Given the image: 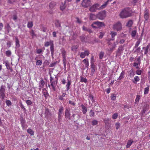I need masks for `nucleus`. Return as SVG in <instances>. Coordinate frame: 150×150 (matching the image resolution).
Instances as JSON below:
<instances>
[{"label":"nucleus","mask_w":150,"mask_h":150,"mask_svg":"<svg viewBox=\"0 0 150 150\" xmlns=\"http://www.w3.org/2000/svg\"><path fill=\"white\" fill-rule=\"evenodd\" d=\"M132 13L130 9L127 8L122 10L120 14V16L122 18H126L131 16Z\"/></svg>","instance_id":"f257e3e1"},{"label":"nucleus","mask_w":150,"mask_h":150,"mask_svg":"<svg viewBox=\"0 0 150 150\" xmlns=\"http://www.w3.org/2000/svg\"><path fill=\"white\" fill-rule=\"evenodd\" d=\"M110 34L111 35L112 38L110 40H115L114 37L117 35V33L116 32L113 31H111L110 33Z\"/></svg>","instance_id":"a211bd4d"},{"label":"nucleus","mask_w":150,"mask_h":150,"mask_svg":"<svg viewBox=\"0 0 150 150\" xmlns=\"http://www.w3.org/2000/svg\"><path fill=\"white\" fill-rule=\"evenodd\" d=\"M64 108L62 106H61L60 107L59 111L58 112V121L59 123L61 121V117L62 116L63 112L64 110Z\"/></svg>","instance_id":"0eeeda50"},{"label":"nucleus","mask_w":150,"mask_h":150,"mask_svg":"<svg viewBox=\"0 0 150 150\" xmlns=\"http://www.w3.org/2000/svg\"><path fill=\"white\" fill-rule=\"evenodd\" d=\"M113 29L116 30L117 31L120 30L122 29V25L121 23L118 22L114 24L113 26Z\"/></svg>","instance_id":"423d86ee"},{"label":"nucleus","mask_w":150,"mask_h":150,"mask_svg":"<svg viewBox=\"0 0 150 150\" xmlns=\"http://www.w3.org/2000/svg\"><path fill=\"white\" fill-rule=\"evenodd\" d=\"M6 28L8 32L10 30L11 28L9 23H7V25Z\"/></svg>","instance_id":"338daca9"},{"label":"nucleus","mask_w":150,"mask_h":150,"mask_svg":"<svg viewBox=\"0 0 150 150\" xmlns=\"http://www.w3.org/2000/svg\"><path fill=\"white\" fill-rule=\"evenodd\" d=\"M45 117L46 118L48 119L52 115L51 113L48 109L45 108Z\"/></svg>","instance_id":"9d476101"},{"label":"nucleus","mask_w":150,"mask_h":150,"mask_svg":"<svg viewBox=\"0 0 150 150\" xmlns=\"http://www.w3.org/2000/svg\"><path fill=\"white\" fill-rule=\"evenodd\" d=\"M45 84V81L43 80H42L40 82V84H39V87L41 88H43L44 87Z\"/></svg>","instance_id":"cd10ccee"},{"label":"nucleus","mask_w":150,"mask_h":150,"mask_svg":"<svg viewBox=\"0 0 150 150\" xmlns=\"http://www.w3.org/2000/svg\"><path fill=\"white\" fill-rule=\"evenodd\" d=\"M112 0H108L106 2H105V4H103L101 7L102 8H105L107 4H108L109 2H111Z\"/></svg>","instance_id":"7c9ffc66"},{"label":"nucleus","mask_w":150,"mask_h":150,"mask_svg":"<svg viewBox=\"0 0 150 150\" xmlns=\"http://www.w3.org/2000/svg\"><path fill=\"white\" fill-rule=\"evenodd\" d=\"M6 105L8 106L11 105V102L10 100H6Z\"/></svg>","instance_id":"49530a36"},{"label":"nucleus","mask_w":150,"mask_h":150,"mask_svg":"<svg viewBox=\"0 0 150 150\" xmlns=\"http://www.w3.org/2000/svg\"><path fill=\"white\" fill-rule=\"evenodd\" d=\"M33 23L32 22H29L28 23L27 27L29 28H32L33 26Z\"/></svg>","instance_id":"58836bf2"},{"label":"nucleus","mask_w":150,"mask_h":150,"mask_svg":"<svg viewBox=\"0 0 150 150\" xmlns=\"http://www.w3.org/2000/svg\"><path fill=\"white\" fill-rule=\"evenodd\" d=\"M150 47V46L149 45H147L146 47H143V49H144V54H147L148 52V50Z\"/></svg>","instance_id":"c85d7f7f"},{"label":"nucleus","mask_w":150,"mask_h":150,"mask_svg":"<svg viewBox=\"0 0 150 150\" xmlns=\"http://www.w3.org/2000/svg\"><path fill=\"white\" fill-rule=\"evenodd\" d=\"M139 77L137 76L134 77V80L133 81V83H136L137 82L139 81Z\"/></svg>","instance_id":"c9c22d12"},{"label":"nucleus","mask_w":150,"mask_h":150,"mask_svg":"<svg viewBox=\"0 0 150 150\" xmlns=\"http://www.w3.org/2000/svg\"><path fill=\"white\" fill-rule=\"evenodd\" d=\"M50 50L51 52V53L52 56L54 54V43L50 46Z\"/></svg>","instance_id":"393cba45"},{"label":"nucleus","mask_w":150,"mask_h":150,"mask_svg":"<svg viewBox=\"0 0 150 150\" xmlns=\"http://www.w3.org/2000/svg\"><path fill=\"white\" fill-rule=\"evenodd\" d=\"M142 39V38L140 37L138 39L137 41V42L135 44V45L134 47V48H136L138 47V45L140 44V43Z\"/></svg>","instance_id":"6ab92c4d"},{"label":"nucleus","mask_w":150,"mask_h":150,"mask_svg":"<svg viewBox=\"0 0 150 150\" xmlns=\"http://www.w3.org/2000/svg\"><path fill=\"white\" fill-rule=\"evenodd\" d=\"M78 46L77 45H74L71 47V50L73 51H75L78 48Z\"/></svg>","instance_id":"09e8293b"},{"label":"nucleus","mask_w":150,"mask_h":150,"mask_svg":"<svg viewBox=\"0 0 150 150\" xmlns=\"http://www.w3.org/2000/svg\"><path fill=\"white\" fill-rule=\"evenodd\" d=\"M124 46L122 45H120L119 47L116 52V56H120L121 55L124 50Z\"/></svg>","instance_id":"6e6552de"},{"label":"nucleus","mask_w":150,"mask_h":150,"mask_svg":"<svg viewBox=\"0 0 150 150\" xmlns=\"http://www.w3.org/2000/svg\"><path fill=\"white\" fill-rule=\"evenodd\" d=\"M55 81H53V78L51 76V75H50V81L51 83V86L52 87V89L54 91H56V86L57 84V80L58 78L57 77H55Z\"/></svg>","instance_id":"f03ea898"},{"label":"nucleus","mask_w":150,"mask_h":150,"mask_svg":"<svg viewBox=\"0 0 150 150\" xmlns=\"http://www.w3.org/2000/svg\"><path fill=\"white\" fill-rule=\"evenodd\" d=\"M55 27L57 28L61 27V22L58 20H56L55 21Z\"/></svg>","instance_id":"f3484780"},{"label":"nucleus","mask_w":150,"mask_h":150,"mask_svg":"<svg viewBox=\"0 0 150 150\" xmlns=\"http://www.w3.org/2000/svg\"><path fill=\"white\" fill-rule=\"evenodd\" d=\"M137 33V31L136 30H133L131 33V35L132 38H134L135 36Z\"/></svg>","instance_id":"4c0bfd02"},{"label":"nucleus","mask_w":150,"mask_h":150,"mask_svg":"<svg viewBox=\"0 0 150 150\" xmlns=\"http://www.w3.org/2000/svg\"><path fill=\"white\" fill-rule=\"evenodd\" d=\"M26 103L28 105H30L32 104V101L30 100H27L26 101Z\"/></svg>","instance_id":"052dcab7"},{"label":"nucleus","mask_w":150,"mask_h":150,"mask_svg":"<svg viewBox=\"0 0 150 150\" xmlns=\"http://www.w3.org/2000/svg\"><path fill=\"white\" fill-rule=\"evenodd\" d=\"M70 111V109L68 108H66L65 112V118L68 119L69 120H71V114Z\"/></svg>","instance_id":"1a4fd4ad"},{"label":"nucleus","mask_w":150,"mask_h":150,"mask_svg":"<svg viewBox=\"0 0 150 150\" xmlns=\"http://www.w3.org/2000/svg\"><path fill=\"white\" fill-rule=\"evenodd\" d=\"M97 18V15L93 13H91L89 17V19L90 20H96Z\"/></svg>","instance_id":"4468645a"},{"label":"nucleus","mask_w":150,"mask_h":150,"mask_svg":"<svg viewBox=\"0 0 150 150\" xmlns=\"http://www.w3.org/2000/svg\"><path fill=\"white\" fill-rule=\"evenodd\" d=\"M65 4L66 1H64V2H62L60 6V8L61 10L63 11L65 9L66 7Z\"/></svg>","instance_id":"2eb2a0df"},{"label":"nucleus","mask_w":150,"mask_h":150,"mask_svg":"<svg viewBox=\"0 0 150 150\" xmlns=\"http://www.w3.org/2000/svg\"><path fill=\"white\" fill-rule=\"evenodd\" d=\"M42 52V51L41 49H39L37 50V53L38 54H40Z\"/></svg>","instance_id":"774afa93"},{"label":"nucleus","mask_w":150,"mask_h":150,"mask_svg":"<svg viewBox=\"0 0 150 150\" xmlns=\"http://www.w3.org/2000/svg\"><path fill=\"white\" fill-rule=\"evenodd\" d=\"M16 47V48H19L20 47L19 41L17 37H15Z\"/></svg>","instance_id":"dca6fc26"},{"label":"nucleus","mask_w":150,"mask_h":150,"mask_svg":"<svg viewBox=\"0 0 150 150\" xmlns=\"http://www.w3.org/2000/svg\"><path fill=\"white\" fill-rule=\"evenodd\" d=\"M27 132L31 135H34V132L30 128L28 129L27 130Z\"/></svg>","instance_id":"2f4dec72"},{"label":"nucleus","mask_w":150,"mask_h":150,"mask_svg":"<svg viewBox=\"0 0 150 150\" xmlns=\"http://www.w3.org/2000/svg\"><path fill=\"white\" fill-rule=\"evenodd\" d=\"M144 18L147 21L149 18L148 13L147 12L145 13L144 15Z\"/></svg>","instance_id":"8fccbe9b"},{"label":"nucleus","mask_w":150,"mask_h":150,"mask_svg":"<svg viewBox=\"0 0 150 150\" xmlns=\"http://www.w3.org/2000/svg\"><path fill=\"white\" fill-rule=\"evenodd\" d=\"M43 95L45 98H47L49 96V94L47 91L45 90V91L43 92Z\"/></svg>","instance_id":"ea45409f"},{"label":"nucleus","mask_w":150,"mask_h":150,"mask_svg":"<svg viewBox=\"0 0 150 150\" xmlns=\"http://www.w3.org/2000/svg\"><path fill=\"white\" fill-rule=\"evenodd\" d=\"M81 5L83 7L86 8L91 6L92 5V3L90 0H83Z\"/></svg>","instance_id":"20e7f679"},{"label":"nucleus","mask_w":150,"mask_h":150,"mask_svg":"<svg viewBox=\"0 0 150 150\" xmlns=\"http://www.w3.org/2000/svg\"><path fill=\"white\" fill-rule=\"evenodd\" d=\"M80 81L82 82L86 83L87 82V79L86 78H84L81 76H80Z\"/></svg>","instance_id":"f704fd0d"},{"label":"nucleus","mask_w":150,"mask_h":150,"mask_svg":"<svg viewBox=\"0 0 150 150\" xmlns=\"http://www.w3.org/2000/svg\"><path fill=\"white\" fill-rule=\"evenodd\" d=\"M17 18L18 17L16 14H14L13 16V19L15 21L17 20Z\"/></svg>","instance_id":"e2e57ef3"},{"label":"nucleus","mask_w":150,"mask_h":150,"mask_svg":"<svg viewBox=\"0 0 150 150\" xmlns=\"http://www.w3.org/2000/svg\"><path fill=\"white\" fill-rule=\"evenodd\" d=\"M116 97L114 94L112 93V94H111V98L112 100H115L116 99Z\"/></svg>","instance_id":"37998d69"},{"label":"nucleus","mask_w":150,"mask_h":150,"mask_svg":"<svg viewBox=\"0 0 150 150\" xmlns=\"http://www.w3.org/2000/svg\"><path fill=\"white\" fill-rule=\"evenodd\" d=\"M6 55L8 57H10L11 54V52L10 50H8L6 52Z\"/></svg>","instance_id":"79ce46f5"},{"label":"nucleus","mask_w":150,"mask_h":150,"mask_svg":"<svg viewBox=\"0 0 150 150\" xmlns=\"http://www.w3.org/2000/svg\"><path fill=\"white\" fill-rule=\"evenodd\" d=\"M82 28H83V30H84L88 31V32H89L90 33H92V31L91 29H89V28H87L85 27H84V26H83V27Z\"/></svg>","instance_id":"a19ab883"},{"label":"nucleus","mask_w":150,"mask_h":150,"mask_svg":"<svg viewBox=\"0 0 150 150\" xmlns=\"http://www.w3.org/2000/svg\"><path fill=\"white\" fill-rule=\"evenodd\" d=\"M62 58H63V62L64 66V67H65L66 66V57H62Z\"/></svg>","instance_id":"5fc2aeb1"},{"label":"nucleus","mask_w":150,"mask_h":150,"mask_svg":"<svg viewBox=\"0 0 150 150\" xmlns=\"http://www.w3.org/2000/svg\"><path fill=\"white\" fill-rule=\"evenodd\" d=\"M5 96L4 93L0 92V98L2 100H3Z\"/></svg>","instance_id":"e433bc0d"},{"label":"nucleus","mask_w":150,"mask_h":150,"mask_svg":"<svg viewBox=\"0 0 150 150\" xmlns=\"http://www.w3.org/2000/svg\"><path fill=\"white\" fill-rule=\"evenodd\" d=\"M81 106L82 108L83 113L85 114L87 111V108L82 104L81 105Z\"/></svg>","instance_id":"412c9836"},{"label":"nucleus","mask_w":150,"mask_h":150,"mask_svg":"<svg viewBox=\"0 0 150 150\" xmlns=\"http://www.w3.org/2000/svg\"><path fill=\"white\" fill-rule=\"evenodd\" d=\"M42 61L41 60H37L36 62V65H41L42 64Z\"/></svg>","instance_id":"473e14b6"},{"label":"nucleus","mask_w":150,"mask_h":150,"mask_svg":"<svg viewBox=\"0 0 150 150\" xmlns=\"http://www.w3.org/2000/svg\"><path fill=\"white\" fill-rule=\"evenodd\" d=\"M56 4L55 2H51L49 5V6L51 9H52L55 6Z\"/></svg>","instance_id":"bb28decb"},{"label":"nucleus","mask_w":150,"mask_h":150,"mask_svg":"<svg viewBox=\"0 0 150 150\" xmlns=\"http://www.w3.org/2000/svg\"><path fill=\"white\" fill-rule=\"evenodd\" d=\"M5 65L6 67V68L8 69H10L11 68L10 67V65L7 62H5Z\"/></svg>","instance_id":"6e6d98bb"},{"label":"nucleus","mask_w":150,"mask_h":150,"mask_svg":"<svg viewBox=\"0 0 150 150\" xmlns=\"http://www.w3.org/2000/svg\"><path fill=\"white\" fill-rule=\"evenodd\" d=\"M89 54V52L88 50H85L84 52H81V53L80 57L81 58H83L85 57L86 55L87 56H88Z\"/></svg>","instance_id":"9b49d317"},{"label":"nucleus","mask_w":150,"mask_h":150,"mask_svg":"<svg viewBox=\"0 0 150 150\" xmlns=\"http://www.w3.org/2000/svg\"><path fill=\"white\" fill-rule=\"evenodd\" d=\"M118 117V114L117 113H115L112 115V118L113 119H116Z\"/></svg>","instance_id":"603ef678"},{"label":"nucleus","mask_w":150,"mask_h":150,"mask_svg":"<svg viewBox=\"0 0 150 150\" xmlns=\"http://www.w3.org/2000/svg\"><path fill=\"white\" fill-rule=\"evenodd\" d=\"M17 0H8V2L9 3L12 4L16 2Z\"/></svg>","instance_id":"bf43d9fd"},{"label":"nucleus","mask_w":150,"mask_h":150,"mask_svg":"<svg viewBox=\"0 0 150 150\" xmlns=\"http://www.w3.org/2000/svg\"><path fill=\"white\" fill-rule=\"evenodd\" d=\"M133 142L132 140H129L127 144L126 148H129L130 147V146L132 145Z\"/></svg>","instance_id":"b1692460"},{"label":"nucleus","mask_w":150,"mask_h":150,"mask_svg":"<svg viewBox=\"0 0 150 150\" xmlns=\"http://www.w3.org/2000/svg\"><path fill=\"white\" fill-rule=\"evenodd\" d=\"M94 23L96 25L99 27L105 26V25L103 22L96 21L94 22Z\"/></svg>","instance_id":"ddd939ff"},{"label":"nucleus","mask_w":150,"mask_h":150,"mask_svg":"<svg viewBox=\"0 0 150 150\" xmlns=\"http://www.w3.org/2000/svg\"><path fill=\"white\" fill-rule=\"evenodd\" d=\"M80 38L81 41L83 42H85V38L84 35H82L81 36H80Z\"/></svg>","instance_id":"c03bdc74"},{"label":"nucleus","mask_w":150,"mask_h":150,"mask_svg":"<svg viewBox=\"0 0 150 150\" xmlns=\"http://www.w3.org/2000/svg\"><path fill=\"white\" fill-rule=\"evenodd\" d=\"M89 114V116L91 117H93L94 116L95 113L92 110H91Z\"/></svg>","instance_id":"864d4df0"},{"label":"nucleus","mask_w":150,"mask_h":150,"mask_svg":"<svg viewBox=\"0 0 150 150\" xmlns=\"http://www.w3.org/2000/svg\"><path fill=\"white\" fill-rule=\"evenodd\" d=\"M97 18H98L103 20L106 17V12L105 11H103L99 12L97 14Z\"/></svg>","instance_id":"7ed1b4c3"},{"label":"nucleus","mask_w":150,"mask_h":150,"mask_svg":"<svg viewBox=\"0 0 150 150\" xmlns=\"http://www.w3.org/2000/svg\"><path fill=\"white\" fill-rule=\"evenodd\" d=\"M83 62L85 64V67H88L89 65V64L88 59H85L83 60Z\"/></svg>","instance_id":"5701e85b"},{"label":"nucleus","mask_w":150,"mask_h":150,"mask_svg":"<svg viewBox=\"0 0 150 150\" xmlns=\"http://www.w3.org/2000/svg\"><path fill=\"white\" fill-rule=\"evenodd\" d=\"M6 87L5 86L2 85L0 87V92L5 93V91Z\"/></svg>","instance_id":"a878e982"},{"label":"nucleus","mask_w":150,"mask_h":150,"mask_svg":"<svg viewBox=\"0 0 150 150\" xmlns=\"http://www.w3.org/2000/svg\"><path fill=\"white\" fill-rule=\"evenodd\" d=\"M124 72L122 71L121 73L120 74V76L118 78V79L120 80L122 79L123 78V76L124 75Z\"/></svg>","instance_id":"a18cd8bd"},{"label":"nucleus","mask_w":150,"mask_h":150,"mask_svg":"<svg viewBox=\"0 0 150 150\" xmlns=\"http://www.w3.org/2000/svg\"><path fill=\"white\" fill-rule=\"evenodd\" d=\"M149 88H146L144 89V94H147L149 92Z\"/></svg>","instance_id":"13d9d810"},{"label":"nucleus","mask_w":150,"mask_h":150,"mask_svg":"<svg viewBox=\"0 0 150 150\" xmlns=\"http://www.w3.org/2000/svg\"><path fill=\"white\" fill-rule=\"evenodd\" d=\"M136 60L137 63H139V64H140V57H139L137 58L136 59Z\"/></svg>","instance_id":"69168bd1"},{"label":"nucleus","mask_w":150,"mask_h":150,"mask_svg":"<svg viewBox=\"0 0 150 150\" xmlns=\"http://www.w3.org/2000/svg\"><path fill=\"white\" fill-rule=\"evenodd\" d=\"M98 122L96 120H93L92 121V125H96L97 124Z\"/></svg>","instance_id":"0e129e2a"},{"label":"nucleus","mask_w":150,"mask_h":150,"mask_svg":"<svg viewBox=\"0 0 150 150\" xmlns=\"http://www.w3.org/2000/svg\"><path fill=\"white\" fill-rule=\"evenodd\" d=\"M99 5L98 4H96L91 6L89 8V10L92 12H94L96 11V10L98 9Z\"/></svg>","instance_id":"39448f33"},{"label":"nucleus","mask_w":150,"mask_h":150,"mask_svg":"<svg viewBox=\"0 0 150 150\" xmlns=\"http://www.w3.org/2000/svg\"><path fill=\"white\" fill-rule=\"evenodd\" d=\"M30 33L33 38L34 37L36 36V35L35 33L33 30H32L30 32Z\"/></svg>","instance_id":"de8ad7c7"},{"label":"nucleus","mask_w":150,"mask_h":150,"mask_svg":"<svg viewBox=\"0 0 150 150\" xmlns=\"http://www.w3.org/2000/svg\"><path fill=\"white\" fill-rule=\"evenodd\" d=\"M116 128L117 129H118L120 127V124L119 123L117 122L115 125Z\"/></svg>","instance_id":"680f3d73"},{"label":"nucleus","mask_w":150,"mask_h":150,"mask_svg":"<svg viewBox=\"0 0 150 150\" xmlns=\"http://www.w3.org/2000/svg\"><path fill=\"white\" fill-rule=\"evenodd\" d=\"M133 24V22L132 20H129L127 23L126 26L129 27H131Z\"/></svg>","instance_id":"72a5a7b5"},{"label":"nucleus","mask_w":150,"mask_h":150,"mask_svg":"<svg viewBox=\"0 0 150 150\" xmlns=\"http://www.w3.org/2000/svg\"><path fill=\"white\" fill-rule=\"evenodd\" d=\"M71 117L72 118V120L74 121H76L80 118V117L79 114L76 115L74 114H73Z\"/></svg>","instance_id":"f8f14e48"},{"label":"nucleus","mask_w":150,"mask_h":150,"mask_svg":"<svg viewBox=\"0 0 150 150\" xmlns=\"http://www.w3.org/2000/svg\"><path fill=\"white\" fill-rule=\"evenodd\" d=\"M67 82L66 86L67 87V90L68 91L70 89V86L71 84V81L67 79Z\"/></svg>","instance_id":"aec40b11"},{"label":"nucleus","mask_w":150,"mask_h":150,"mask_svg":"<svg viewBox=\"0 0 150 150\" xmlns=\"http://www.w3.org/2000/svg\"><path fill=\"white\" fill-rule=\"evenodd\" d=\"M53 44V41L52 40H50L49 42H47L45 43L44 45L45 47H47L49 45L50 46Z\"/></svg>","instance_id":"4be33fe9"},{"label":"nucleus","mask_w":150,"mask_h":150,"mask_svg":"<svg viewBox=\"0 0 150 150\" xmlns=\"http://www.w3.org/2000/svg\"><path fill=\"white\" fill-rule=\"evenodd\" d=\"M116 45L115 42H114L112 46V47L110 48L109 50H108L110 51H112L116 47Z\"/></svg>","instance_id":"c756f323"},{"label":"nucleus","mask_w":150,"mask_h":150,"mask_svg":"<svg viewBox=\"0 0 150 150\" xmlns=\"http://www.w3.org/2000/svg\"><path fill=\"white\" fill-rule=\"evenodd\" d=\"M91 69H96L95 65L94 64V63L91 62Z\"/></svg>","instance_id":"4d7b16f0"},{"label":"nucleus","mask_w":150,"mask_h":150,"mask_svg":"<svg viewBox=\"0 0 150 150\" xmlns=\"http://www.w3.org/2000/svg\"><path fill=\"white\" fill-rule=\"evenodd\" d=\"M104 53L103 52H100V53L99 54V58L100 59H102L103 57V56H104Z\"/></svg>","instance_id":"3c124183"}]
</instances>
